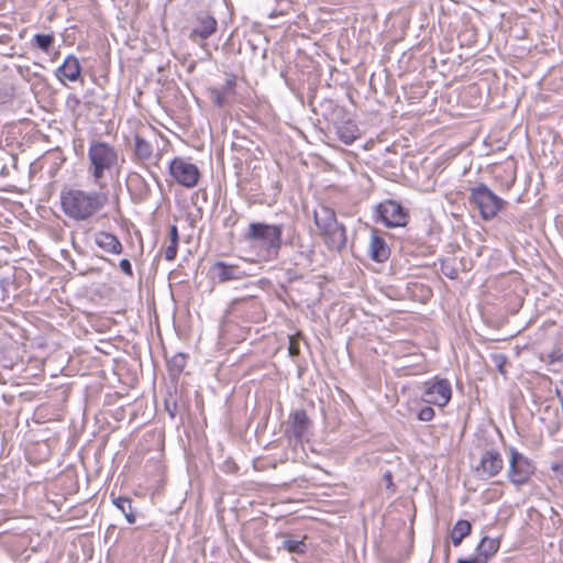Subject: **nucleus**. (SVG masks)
Returning <instances> with one entry per match:
<instances>
[{
    "label": "nucleus",
    "mask_w": 563,
    "mask_h": 563,
    "mask_svg": "<svg viewBox=\"0 0 563 563\" xmlns=\"http://www.w3.org/2000/svg\"><path fill=\"white\" fill-rule=\"evenodd\" d=\"M134 153L139 159H150L153 154V146L145 139L135 135L134 139Z\"/></svg>",
    "instance_id": "aec40b11"
},
{
    "label": "nucleus",
    "mask_w": 563,
    "mask_h": 563,
    "mask_svg": "<svg viewBox=\"0 0 563 563\" xmlns=\"http://www.w3.org/2000/svg\"><path fill=\"white\" fill-rule=\"evenodd\" d=\"M383 222L389 227H405L408 222V211L396 200L388 199L378 205Z\"/></svg>",
    "instance_id": "6e6552de"
},
{
    "label": "nucleus",
    "mask_w": 563,
    "mask_h": 563,
    "mask_svg": "<svg viewBox=\"0 0 563 563\" xmlns=\"http://www.w3.org/2000/svg\"><path fill=\"white\" fill-rule=\"evenodd\" d=\"M470 199L478 208L484 220L495 218L504 206V200L484 185L473 188Z\"/></svg>",
    "instance_id": "39448f33"
},
{
    "label": "nucleus",
    "mask_w": 563,
    "mask_h": 563,
    "mask_svg": "<svg viewBox=\"0 0 563 563\" xmlns=\"http://www.w3.org/2000/svg\"><path fill=\"white\" fill-rule=\"evenodd\" d=\"M561 468H562V466H561V465H559V464H553V465H552V470H553V471H555V472H560V471H561Z\"/></svg>",
    "instance_id": "f704fd0d"
},
{
    "label": "nucleus",
    "mask_w": 563,
    "mask_h": 563,
    "mask_svg": "<svg viewBox=\"0 0 563 563\" xmlns=\"http://www.w3.org/2000/svg\"><path fill=\"white\" fill-rule=\"evenodd\" d=\"M218 27L217 20L209 13L201 12L197 15L195 26L190 32V40L197 42L198 38L201 41L210 37Z\"/></svg>",
    "instance_id": "9d476101"
},
{
    "label": "nucleus",
    "mask_w": 563,
    "mask_h": 563,
    "mask_svg": "<svg viewBox=\"0 0 563 563\" xmlns=\"http://www.w3.org/2000/svg\"><path fill=\"white\" fill-rule=\"evenodd\" d=\"M283 227L252 222L245 233V240L260 241L268 254L277 255L282 246Z\"/></svg>",
    "instance_id": "7ed1b4c3"
},
{
    "label": "nucleus",
    "mask_w": 563,
    "mask_h": 563,
    "mask_svg": "<svg viewBox=\"0 0 563 563\" xmlns=\"http://www.w3.org/2000/svg\"><path fill=\"white\" fill-rule=\"evenodd\" d=\"M280 548L285 549L289 553L302 554L306 552L307 545H306L303 539L298 540V539H291V538H284V540L282 541Z\"/></svg>",
    "instance_id": "4be33fe9"
},
{
    "label": "nucleus",
    "mask_w": 563,
    "mask_h": 563,
    "mask_svg": "<svg viewBox=\"0 0 563 563\" xmlns=\"http://www.w3.org/2000/svg\"><path fill=\"white\" fill-rule=\"evenodd\" d=\"M93 176H102L103 173H113L119 166V155L115 148L106 142L91 143L88 152Z\"/></svg>",
    "instance_id": "20e7f679"
},
{
    "label": "nucleus",
    "mask_w": 563,
    "mask_h": 563,
    "mask_svg": "<svg viewBox=\"0 0 563 563\" xmlns=\"http://www.w3.org/2000/svg\"><path fill=\"white\" fill-rule=\"evenodd\" d=\"M169 242L178 244V230L176 225H172L169 229Z\"/></svg>",
    "instance_id": "2f4dec72"
},
{
    "label": "nucleus",
    "mask_w": 563,
    "mask_h": 563,
    "mask_svg": "<svg viewBox=\"0 0 563 563\" xmlns=\"http://www.w3.org/2000/svg\"><path fill=\"white\" fill-rule=\"evenodd\" d=\"M119 266L124 274H126L130 277L133 276L132 264L128 258L121 260Z\"/></svg>",
    "instance_id": "cd10ccee"
},
{
    "label": "nucleus",
    "mask_w": 563,
    "mask_h": 563,
    "mask_svg": "<svg viewBox=\"0 0 563 563\" xmlns=\"http://www.w3.org/2000/svg\"><path fill=\"white\" fill-rule=\"evenodd\" d=\"M186 188H194L198 185L199 178H176Z\"/></svg>",
    "instance_id": "c85d7f7f"
},
{
    "label": "nucleus",
    "mask_w": 563,
    "mask_h": 563,
    "mask_svg": "<svg viewBox=\"0 0 563 563\" xmlns=\"http://www.w3.org/2000/svg\"><path fill=\"white\" fill-rule=\"evenodd\" d=\"M153 180H154V183H155L159 188L162 187V185L159 184V181H158V178H157V177H154V178H153Z\"/></svg>",
    "instance_id": "e433bc0d"
},
{
    "label": "nucleus",
    "mask_w": 563,
    "mask_h": 563,
    "mask_svg": "<svg viewBox=\"0 0 563 563\" xmlns=\"http://www.w3.org/2000/svg\"><path fill=\"white\" fill-rule=\"evenodd\" d=\"M96 244L106 252L112 254H121L122 253V244L119 239L108 232H98L96 234Z\"/></svg>",
    "instance_id": "dca6fc26"
},
{
    "label": "nucleus",
    "mask_w": 563,
    "mask_h": 563,
    "mask_svg": "<svg viewBox=\"0 0 563 563\" xmlns=\"http://www.w3.org/2000/svg\"><path fill=\"white\" fill-rule=\"evenodd\" d=\"M533 463L515 448L509 449L508 479L516 486L527 484L534 474Z\"/></svg>",
    "instance_id": "423d86ee"
},
{
    "label": "nucleus",
    "mask_w": 563,
    "mask_h": 563,
    "mask_svg": "<svg viewBox=\"0 0 563 563\" xmlns=\"http://www.w3.org/2000/svg\"><path fill=\"white\" fill-rule=\"evenodd\" d=\"M214 103L217 106H223L225 103V93H222L220 90H214Z\"/></svg>",
    "instance_id": "7c9ffc66"
},
{
    "label": "nucleus",
    "mask_w": 563,
    "mask_h": 563,
    "mask_svg": "<svg viewBox=\"0 0 563 563\" xmlns=\"http://www.w3.org/2000/svg\"><path fill=\"white\" fill-rule=\"evenodd\" d=\"M490 361L500 374L506 375V365L508 363V358L505 354L493 353L490 355Z\"/></svg>",
    "instance_id": "b1692460"
},
{
    "label": "nucleus",
    "mask_w": 563,
    "mask_h": 563,
    "mask_svg": "<svg viewBox=\"0 0 563 563\" xmlns=\"http://www.w3.org/2000/svg\"><path fill=\"white\" fill-rule=\"evenodd\" d=\"M55 37L53 34H35L34 43L37 48L42 49L45 53H48L51 47L53 46Z\"/></svg>",
    "instance_id": "5701e85b"
},
{
    "label": "nucleus",
    "mask_w": 563,
    "mask_h": 563,
    "mask_svg": "<svg viewBox=\"0 0 563 563\" xmlns=\"http://www.w3.org/2000/svg\"><path fill=\"white\" fill-rule=\"evenodd\" d=\"M147 172L151 174L152 177H155L157 175V170L155 169L148 168Z\"/></svg>",
    "instance_id": "c9c22d12"
},
{
    "label": "nucleus",
    "mask_w": 563,
    "mask_h": 563,
    "mask_svg": "<svg viewBox=\"0 0 563 563\" xmlns=\"http://www.w3.org/2000/svg\"><path fill=\"white\" fill-rule=\"evenodd\" d=\"M210 272L212 278L218 283H228L232 280H241L246 276V273L238 265L228 264L225 262H216Z\"/></svg>",
    "instance_id": "9b49d317"
},
{
    "label": "nucleus",
    "mask_w": 563,
    "mask_h": 563,
    "mask_svg": "<svg viewBox=\"0 0 563 563\" xmlns=\"http://www.w3.org/2000/svg\"><path fill=\"white\" fill-rule=\"evenodd\" d=\"M336 135L345 145H351L355 140L361 136L360 130L356 124L345 122L336 126Z\"/></svg>",
    "instance_id": "f3484780"
},
{
    "label": "nucleus",
    "mask_w": 563,
    "mask_h": 563,
    "mask_svg": "<svg viewBox=\"0 0 563 563\" xmlns=\"http://www.w3.org/2000/svg\"><path fill=\"white\" fill-rule=\"evenodd\" d=\"M368 254L373 261L382 263L389 257L390 250L385 240L374 233L371 236Z\"/></svg>",
    "instance_id": "2eb2a0df"
},
{
    "label": "nucleus",
    "mask_w": 563,
    "mask_h": 563,
    "mask_svg": "<svg viewBox=\"0 0 563 563\" xmlns=\"http://www.w3.org/2000/svg\"><path fill=\"white\" fill-rule=\"evenodd\" d=\"M289 351H290V354H291V355H295V354H297V353H298V349H297V347H295L294 345H290Z\"/></svg>",
    "instance_id": "72a5a7b5"
},
{
    "label": "nucleus",
    "mask_w": 563,
    "mask_h": 563,
    "mask_svg": "<svg viewBox=\"0 0 563 563\" xmlns=\"http://www.w3.org/2000/svg\"><path fill=\"white\" fill-rule=\"evenodd\" d=\"M433 187H434V183L432 184V186H428V187H426V188H424V190L433 189Z\"/></svg>",
    "instance_id": "4c0bfd02"
},
{
    "label": "nucleus",
    "mask_w": 563,
    "mask_h": 563,
    "mask_svg": "<svg viewBox=\"0 0 563 563\" xmlns=\"http://www.w3.org/2000/svg\"><path fill=\"white\" fill-rule=\"evenodd\" d=\"M499 544L500 542L498 538H482L477 547V556L482 560H485L486 563L487 560L498 551Z\"/></svg>",
    "instance_id": "a211bd4d"
},
{
    "label": "nucleus",
    "mask_w": 563,
    "mask_h": 563,
    "mask_svg": "<svg viewBox=\"0 0 563 563\" xmlns=\"http://www.w3.org/2000/svg\"><path fill=\"white\" fill-rule=\"evenodd\" d=\"M504 468L501 454L494 449L483 452L476 472L484 478L497 476Z\"/></svg>",
    "instance_id": "1a4fd4ad"
},
{
    "label": "nucleus",
    "mask_w": 563,
    "mask_h": 563,
    "mask_svg": "<svg viewBox=\"0 0 563 563\" xmlns=\"http://www.w3.org/2000/svg\"><path fill=\"white\" fill-rule=\"evenodd\" d=\"M423 387L422 400L427 404L443 407L452 397L451 384L445 378L428 380Z\"/></svg>",
    "instance_id": "0eeeda50"
},
{
    "label": "nucleus",
    "mask_w": 563,
    "mask_h": 563,
    "mask_svg": "<svg viewBox=\"0 0 563 563\" xmlns=\"http://www.w3.org/2000/svg\"><path fill=\"white\" fill-rule=\"evenodd\" d=\"M456 563H485V560L476 556L473 559H459Z\"/></svg>",
    "instance_id": "473e14b6"
},
{
    "label": "nucleus",
    "mask_w": 563,
    "mask_h": 563,
    "mask_svg": "<svg viewBox=\"0 0 563 563\" xmlns=\"http://www.w3.org/2000/svg\"><path fill=\"white\" fill-rule=\"evenodd\" d=\"M130 179H132V180H142L143 178H139V177H135V178H128V180H130Z\"/></svg>",
    "instance_id": "58836bf2"
},
{
    "label": "nucleus",
    "mask_w": 563,
    "mask_h": 563,
    "mask_svg": "<svg viewBox=\"0 0 563 563\" xmlns=\"http://www.w3.org/2000/svg\"><path fill=\"white\" fill-rule=\"evenodd\" d=\"M80 64L75 56H67L64 63L57 68V77L63 81H76L80 76Z\"/></svg>",
    "instance_id": "4468645a"
},
{
    "label": "nucleus",
    "mask_w": 563,
    "mask_h": 563,
    "mask_svg": "<svg viewBox=\"0 0 563 563\" xmlns=\"http://www.w3.org/2000/svg\"><path fill=\"white\" fill-rule=\"evenodd\" d=\"M434 409L432 407H423L418 412V419L423 422L431 421L434 418Z\"/></svg>",
    "instance_id": "393cba45"
},
{
    "label": "nucleus",
    "mask_w": 563,
    "mask_h": 563,
    "mask_svg": "<svg viewBox=\"0 0 563 563\" xmlns=\"http://www.w3.org/2000/svg\"><path fill=\"white\" fill-rule=\"evenodd\" d=\"M177 247H178V244H173V243H169V245L166 247L165 250V258L167 261H173L175 260L176 255H177Z\"/></svg>",
    "instance_id": "bb28decb"
},
{
    "label": "nucleus",
    "mask_w": 563,
    "mask_h": 563,
    "mask_svg": "<svg viewBox=\"0 0 563 563\" xmlns=\"http://www.w3.org/2000/svg\"><path fill=\"white\" fill-rule=\"evenodd\" d=\"M113 504L115 505V507L118 509H120L122 511V514H124L125 516V519L129 523H134L135 520H136V516L133 511V508H132V501L130 498L128 497H118V498H114L113 499Z\"/></svg>",
    "instance_id": "412c9836"
},
{
    "label": "nucleus",
    "mask_w": 563,
    "mask_h": 563,
    "mask_svg": "<svg viewBox=\"0 0 563 563\" xmlns=\"http://www.w3.org/2000/svg\"><path fill=\"white\" fill-rule=\"evenodd\" d=\"M107 202V196L97 191L65 188L60 192L62 209L69 218L82 221L95 214Z\"/></svg>",
    "instance_id": "f257e3e1"
},
{
    "label": "nucleus",
    "mask_w": 563,
    "mask_h": 563,
    "mask_svg": "<svg viewBox=\"0 0 563 563\" xmlns=\"http://www.w3.org/2000/svg\"><path fill=\"white\" fill-rule=\"evenodd\" d=\"M313 220L330 249L340 250L345 245V229L339 224L331 208L320 206L313 211Z\"/></svg>",
    "instance_id": "f03ea898"
},
{
    "label": "nucleus",
    "mask_w": 563,
    "mask_h": 563,
    "mask_svg": "<svg viewBox=\"0 0 563 563\" xmlns=\"http://www.w3.org/2000/svg\"><path fill=\"white\" fill-rule=\"evenodd\" d=\"M170 176H200L198 167L188 158L176 157L168 163Z\"/></svg>",
    "instance_id": "ddd939ff"
},
{
    "label": "nucleus",
    "mask_w": 563,
    "mask_h": 563,
    "mask_svg": "<svg viewBox=\"0 0 563 563\" xmlns=\"http://www.w3.org/2000/svg\"><path fill=\"white\" fill-rule=\"evenodd\" d=\"M234 86H235V80H234L233 78H231V79H228V80L225 81V84L221 87V89H219V90H220L222 93H225V95H227L228 92H230V91H232V90H233Z\"/></svg>",
    "instance_id": "c756f323"
},
{
    "label": "nucleus",
    "mask_w": 563,
    "mask_h": 563,
    "mask_svg": "<svg viewBox=\"0 0 563 563\" xmlns=\"http://www.w3.org/2000/svg\"><path fill=\"white\" fill-rule=\"evenodd\" d=\"M472 531V525L467 520H459L452 531H451V540L454 547H459L463 539L467 537Z\"/></svg>",
    "instance_id": "6ab92c4d"
},
{
    "label": "nucleus",
    "mask_w": 563,
    "mask_h": 563,
    "mask_svg": "<svg viewBox=\"0 0 563 563\" xmlns=\"http://www.w3.org/2000/svg\"><path fill=\"white\" fill-rule=\"evenodd\" d=\"M172 365L176 371L181 372L186 365L185 354L178 353L174 355L172 358Z\"/></svg>",
    "instance_id": "a878e982"
},
{
    "label": "nucleus",
    "mask_w": 563,
    "mask_h": 563,
    "mask_svg": "<svg viewBox=\"0 0 563 563\" xmlns=\"http://www.w3.org/2000/svg\"><path fill=\"white\" fill-rule=\"evenodd\" d=\"M290 431L296 442H301L311 427V421L303 409L291 412L289 417Z\"/></svg>",
    "instance_id": "f8f14e48"
}]
</instances>
